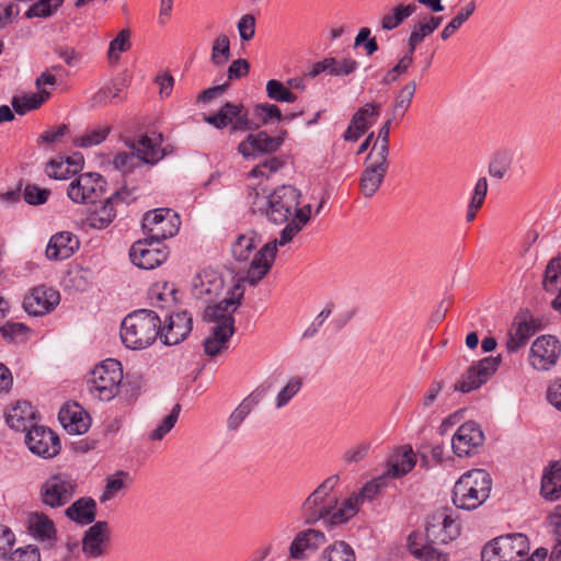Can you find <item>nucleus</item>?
<instances>
[{
  "mask_svg": "<svg viewBox=\"0 0 561 561\" xmlns=\"http://www.w3.org/2000/svg\"><path fill=\"white\" fill-rule=\"evenodd\" d=\"M501 356H489L472 365L456 383L455 389L463 393L478 389L496 371Z\"/></svg>",
  "mask_w": 561,
  "mask_h": 561,
  "instance_id": "a211bd4d",
  "label": "nucleus"
},
{
  "mask_svg": "<svg viewBox=\"0 0 561 561\" xmlns=\"http://www.w3.org/2000/svg\"><path fill=\"white\" fill-rule=\"evenodd\" d=\"M362 502L355 493L351 494L347 499H345L340 506H335L332 510L331 517L329 524L331 525H340L347 522L350 518L356 515Z\"/></svg>",
  "mask_w": 561,
  "mask_h": 561,
  "instance_id": "37998d69",
  "label": "nucleus"
},
{
  "mask_svg": "<svg viewBox=\"0 0 561 561\" xmlns=\"http://www.w3.org/2000/svg\"><path fill=\"white\" fill-rule=\"evenodd\" d=\"M28 534L39 542L51 546L57 538V530L53 519L43 512H31L26 518Z\"/></svg>",
  "mask_w": 561,
  "mask_h": 561,
  "instance_id": "bb28decb",
  "label": "nucleus"
},
{
  "mask_svg": "<svg viewBox=\"0 0 561 561\" xmlns=\"http://www.w3.org/2000/svg\"><path fill=\"white\" fill-rule=\"evenodd\" d=\"M513 153L507 150L496 152L489 163L490 176L502 180L513 163Z\"/></svg>",
  "mask_w": 561,
  "mask_h": 561,
  "instance_id": "09e8293b",
  "label": "nucleus"
},
{
  "mask_svg": "<svg viewBox=\"0 0 561 561\" xmlns=\"http://www.w3.org/2000/svg\"><path fill=\"white\" fill-rule=\"evenodd\" d=\"M66 516L80 525L91 524L96 514V503L91 497H81L73 502L66 511Z\"/></svg>",
  "mask_w": 561,
  "mask_h": 561,
  "instance_id": "e433bc0d",
  "label": "nucleus"
},
{
  "mask_svg": "<svg viewBox=\"0 0 561 561\" xmlns=\"http://www.w3.org/2000/svg\"><path fill=\"white\" fill-rule=\"evenodd\" d=\"M224 291L222 278L213 271H203L193 282V295L211 304Z\"/></svg>",
  "mask_w": 561,
  "mask_h": 561,
  "instance_id": "cd10ccee",
  "label": "nucleus"
},
{
  "mask_svg": "<svg viewBox=\"0 0 561 561\" xmlns=\"http://www.w3.org/2000/svg\"><path fill=\"white\" fill-rule=\"evenodd\" d=\"M325 541V536L317 529L299 531L289 546V556L295 560H305Z\"/></svg>",
  "mask_w": 561,
  "mask_h": 561,
  "instance_id": "5701e85b",
  "label": "nucleus"
},
{
  "mask_svg": "<svg viewBox=\"0 0 561 561\" xmlns=\"http://www.w3.org/2000/svg\"><path fill=\"white\" fill-rule=\"evenodd\" d=\"M266 95L275 102L294 103L297 101V95L289 90L287 84L276 79L266 82Z\"/></svg>",
  "mask_w": 561,
  "mask_h": 561,
  "instance_id": "3c124183",
  "label": "nucleus"
},
{
  "mask_svg": "<svg viewBox=\"0 0 561 561\" xmlns=\"http://www.w3.org/2000/svg\"><path fill=\"white\" fill-rule=\"evenodd\" d=\"M339 476L333 474L322 481L311 492L301 505V514L308 524H314L321 519L330 522L332 510L337 504V497L332 494L339 483Z\"/></svg>",
  "mask_w": 561,
  "mask_h": 561,
  "instance_id": "0eeeda50",
  "label": "nucleus"
},
{
  "mask_svg": "<svg viewBox=\"0 0 561 561\" xmlns=\"http://www.w3.org/2000/svg\"><path fill=\"white\" fill-rule=\"evenodd\" d=\"M160 317L156 311L139 309L129 313L122 322L121 337L126 347L144 350L159 336Z\"/></svg>",
  "mask_w": 561,
  "mask_h": 561,
  "instance_id": "39448f33",
  "label": "nucleus"
},
{
  "mask_svg": "<svg viewBox=\"0 0 561 561\" xmlns=\"http://www.w3.org/2000/svg\"><path fill=\"white\" fill-rule=\"evenodd\" d=\"M389 168L388 158L368 154L366 168L360 175V191L371 197L380 187Z\"/></svg>",
  "mask_w": 561,
  "mask_h": 561,
  "instance_id": "aec40b11",
  "label": "nucleus"
},
{
  "mask_svg": "<svg viewBox=\"0 0 561 561\" xmlns=\"http://www.w3.org/2000/svg\"><path fill=\"white\" fill-rule=\"evenodd\" d=\"M491 490V476L484 469H471L455 482L451 500L457 508L473 511L490 497Z\"/></svg>",
  "mask_w": 561,
  "mask_h": 561,
  "instance_id": "20e7f679",
  "label": "nucleus"
},
{
  "mask_svg": "<svg viewBox=\"0 0 561 561\" xmlns=\"http://www.w3.org/2000/svg\"><path fill=\"white\" fill-rule=\"evenodd\" d=\"M310 215V205H305L302 207L297 206V210L294 211L291 220L280 231L279 238L265 243L260 249L255 254L247 275V279L251 284H257L267 275L275 261L277 248L289 243L309 221Z\"/></svg>",
  "mask_w": 561,
  "mask_h": 561,
  "instance_id": "7ed1b4c3",
  "label": "nucleus"
},
{
  "mask_svg": "<svg viewBox=\"0 0 561 561\" xmlns=\"http://www.w3.org/2000/svg\"><path fill=\"white\" fill-rule=\"evenodd\" d=\"M176 293L178 289L173 283L158 280L150 286L148 290V298L151 306L167 309L176 302Z\"/></svg>",
  "mask_w": 561,
  "mask_h": 561,
  "instance_id": "c9c22d12",
  "label": "nucleus"
},
{
  "mask_svg": "<svg viewBox=\"0 0 561 561\" xmlns=\"http://www.w3.org/2000/svg\"><path fill=\"white\" fill-rule=\"evenodd\" d=\"M416 82L411 80L400 89L393 103V110L396 112H401L403 115L408 111L416 92Z\"/></svg>",
  "mask_w": 561,
  "mask_h": 561,
  "instance_id": "4d7b16f0",
  "label": "nucleus"
},
{
  "mask_svg": "<svg viewBox=\"0 0 561 561\" xmlns=\"http://www.w3.org/2000/svg\"><path fill=\"white\" fill-rule=\"evenodd\" d=\"M253 112L262 125H267L273 121L280 122L283 119L279 107L272 103L256 104Z\"/></svg>",
  "mask_w": 561,
  "mask_h": 561,
  "instance_id": "680f3d73",
  "label": "nucleus"
},
{
  "mask_svg": "<svg viewBox=\"0 0 561 561\" xmlns=\"http://www.w3.org/2000/svg\"><path fill=\"white\" fill-rule=\"evenodd\" d=\"M304 379L300 376L290 377L279 389L274 399V405L277 410L287 407L290 401L301 391Z\"/></svg>",
  "mask_w": 561,
  "mask_h": 561,
  "instance_id": "c03bdc74",
  "label": "nucleus"
},
{
  "mask_svg": "<svg viewBox=\"0 0 561 561\" xmlns=\"http://www.w3.org/2000/svg\"><path fill=\"white\" fill-rule=\"evenodd\" d=\"M529 541L524 534H508L489 541L481 551L482 561H518L529 553Z\"/></svg>",
  "mask_w": 561,
  "mask_h": 561,
  "instance_id": "6e6552de",
  "label": "nucleus"
},
{
  "mask_svg": "<svg viewBox=\"0 0 561 561\" xmlns=\"http://www.w3.org/2000/svg\"><path fill=\"white\" fill-rule=\"evenodd\" d=\"M442 21V16H428L414 25L410 34L422 43L440 25Z\"/></svg>",
  "mask_w": 561,
  "mask_h": 561,
  "instance_id": "e2e57ef3",
  "label": "nucleus"
},
{
  "mask_svg": "<svg viewBox=\"0 0 561 561\" xmlns=\"http://www.w3.org/2000/svg\"><path fill=\"white\" fill-rule=\"evenodd\" d=\"M264 394L265 389L263 387H257L248 394L229 415L227 428L231 432L237 431L252 410L261 402Z\"/></svg>",
  "mask_w": 561,
  "mask_h": 561,
  "instance_id": "473e14b6",
  "label": "nucleus"
},
{
  "mask_svg": "<svg viewBox=\"0 0 561 561\" xmlns=\"http://www.w3.org/2000/svg\"><path fill=\"white\" fill-rule=\"evenodd\" d=\"M62 2L64 0H38L25 12V16L27 19L48 18L62 4Z\"/></svg>",
  "mask_w": 561,
  "mask_h": 561,
  "instance_id": "052dcab7",
  "label": "nucleus"
},
{
  "mask_svg": "<svg viewBox=\"0 0 561 561\" xmlns=\"http://www.w3.org/2000/svg\"><path fill=\"white\" fill-rule=\"evenodd\" d=\"M301 194L293 185H280L268 192L262 184L250 185L248 201L254 214L265 216L268 221L282 225L289 222L300 204Z\"/></svg>",
  "mask_w": 561,
  "mask_h": 561,
  "instance_id": "f257e3e1",
  "label": "nucleus"
},
{
  "mask_svg": "<svg viewBox=\"0 0 561 561\" xmlns=\"http://www.w3.org/2000/svg\"><path fill=\"white\" fill-rule=\"evenodd\" d=\"M130 32L125 28L122 30L118 35L111 41L107 57L111 62L117 61L119 58V54L127 51L130 48Z\"/></svg>",
  "mask_w": 561,
  "mask_h": 561,
  "instance_id": "bf43d9fd",
  "label": "nucleus"
},
{
  "mask_svg": "<svg viewBox=\"0 0 561 561\" xmlns=\"http://www.w3.org/2000/svg\"><path fill=\"white\" fill-rule=\"evenodd\" d=\"M416 463V455L411 446L405 445L396 449L387 461V470L383 473L388 479L400 478L408 474Z\"/></svg>",
  "mask_w": 561,
  "mask_h": 561,
  "instance_id": "c756f323",
  "label": "nucleus"
},
{
  "mask_svg": "<svg viewBox=\"0 0 561 561\" xmlns=\"http://www.w3.org/2000/svg\"><path fill=\"white\" fill-rule=\"evenodd\" d=\"M416 11L414 3H399L386 12L380 19V26L383 31H392L400 26L404 20Z\"/></svg>",
  "mask_w": 561,
  "mask_h": 561,
  "instance_id": "ea45409f",
  "label": "nucleus"
},
{
  "mask_svg": "<svg viewBox=\"0 0 561 561\" xmlns=\"http://www.w3.org/2000/svg\"><path fill=\"white\" fill-rule=\"evenodd\" d=\"M561 280V256L549 262L545 272L543 287L547 291L556 289L558 282Z\"/></svg>",
  "mask_w": 561,
  "mask_h": 561,
  "instance_id": "774afa93",
  "label": "nucleus"
},
{
  "mask_svg": "<svg viewBox=\"0 0 561 561\" xmlns=\"http://www.w3.org/2000/svg\"><path fill=\"white\" fill-rule=\"evenodd\" d=\"M535 334V327L528 321L519 322L516 328L510 332L506 341V348L514 353L522 348L531 335Z\"/></svg>",
  "mask_w": 561,
  "mask_h": 561,
  "instance_id": "a18cd8bd",
  "label": "nucleus"
},
{
  "mask_svg": "<svg viewBox=\"0 0 561 561\" xmlns=\"http://www.w3.org/2000/svg\"><path fill=\"white\" fill-rule=\"evenodd\" d=\"M79 247L78 238L69 231L55 233L46 248V256L49 260H66L70 257Z\"/></svg>",
  "mask_w": 561,
  "mask_h": 561,
  "instance_id": "7c9ffc66",
  "label": "nucleus"
},
{
  "mask_svg": "<svg viewBox=\"0 0 561 561\" xmlns=\"http://www.w3.org/2000/svg\"><path fill=\"white\" fill-rule=\"evenodd\" d=\"M50 96V93H30V94H23L20 96H13L12 99V106L14 111L20 114L24 115L28 111L38 108L44 102H46Z\"/></svg>",
  "mask_w": 561,
  "mask_h": 561,
  "instance_id": "de8ad7c7",
  "label": "nucleus"
},
{
  "mask_svg": "<svg viewBox=\"0 0 561 561\" xmlns=\"http://www.w3.org/2000/svg\"><path fill=\"white\" fill-rule=\"evenodd\" d=\"M192 316L187 311L172 313L167 323L159 329V337L165 345H176L192 331Z\"/></svg>",
  "mask_w": 561,
  "mask_h": 561,
  "instance_id": "412c9836",
  "label": "nucleus"
},
{
  "mask_svg": "<svg viewBox=\"0 0 561 561\" xmlns=\"http://www.w3.org/2000/svg\"><path fill=\"white\" fill-rule=\"evenodd\" d=\"M230 41L225 34L218 35L211 47V61L216 66L225 65L230 58Z\"/></svg>",
  "mask_w": 561,
  "mask_h": 561,
  "instance_id": "603ef678",
  "label": "nucleus"
},
{
  "mask_svg": "<svg viewBox=\"0 0 561 561\" xmlns=\"http://www.w3.org/2000/svg\"><path fill=\"white\" fill-rule=\"evenodd\" d=\"M283 167V161L278 158H271L262 162L261 164L254 167L249 172V178L253 179H270L274 173H276Z\"/></svg>",
  "mask_w": 561,
  "mask_h": 561,
  "instance_id": "69168bd1",
  "label": "nucleus"
},
{
  "mask_svg": "<svg viewBox=\"0 0 561 561\" xmlns=\"http://www.w3.org/2000/svg\"><path fill=\"white\" fill-rule=\"evenodd\" d=\"M62 427L71 435H81L90 427V416L77 403L65 404L58 413Z\"/></svg>",
  "mask_w": 561,
  "mask_h": 561,
  "instance_id": "b1692460",
  "label": "nucleus"
},
{
  "mask_svg": "<svg viewBox=\"0 0 561 561\" xmlns=\"http://www.w3.org/2000/svg\"><path fill=\"white\" fill-rule=\"evenodd\" d=\"M233 334L234 332L230 331V329L209 328V333L203 342L205 354L209 357H215L228 350Z\"/></svg>",
  "mask_w": 561,
  "mask_h": 561,
  "instance_id": "4c0bfd02",
  "label": "nucleus"
},
{
  "mask_svg": "<svg viewBox=\"0 0 561 561\" xmlns=\"http://www.w3.org/2000/svg\"><path fill=\"white\" fill-rule=\"evenodd\" d=\"M327 72L331 76H348L358 68V62L353 58L336 59L324 58Z\"/></svg>",
  "mask_w": 561,
  "mask_h": 561,
  "instance_id": "864d4df0",
  "label": "nucleus"
},
{
  "mask_svg": "<svg viewBox=\"0 0 561 561\" xmlns=\"http://www.w3.org/2000/svg\"><path fill=\"white\" fill-rule=\"evenodd\" d=\"M380 114V105L367 103L359 107L353 115L343 138L345 141H357L377 121Z\"/></svg>",
  "mask_w": 561,
  "mask_h": 561,
  "instance_id": "4be33fe9",
  "label": "nucleus"
},
{
  "mask_svg": "<svg viewBox=\"0 0 561 561\" xmlns=\"http://www.w3.org/2000/svg\"><path fill=\"white\" fill-rule=\"evenodd\" d=\"M161 134L151 133L141 136L130 148L136 152L140 162L154 164L164 157V150L161 147Z\"/></svg>",
  "mask_w": 561,
  "mask_h": 561,
  "instance_id": "c85d7f7f",
  "label": "nucleus"
},
{
  "mask_svg": "<svg viewBox=\"0 0 561 561\" xmlns=\"http://www.w3.org/2000/svg\"><path fill=\"white\" fill-rule=\"evenodd\" d=\"M541 496L550 502L561 499V463L553 462L545 468L540 484Z\"/></svg>",
  "mask_w": 561,
  "mask_h": 561,
  "instance_id": "f704fd0d",
  "label": "nucleus"
},
{
  "mask_svg": "<svg viewBox=\"0 0 561 561\" xmlns=\"http://www.w3.org/2000/svg\"><path fill=\"white\" fill-rule=\"evenodd\" d=\"M180 411V404H175L172 411L149 433V439L161 440L174 427L179 419Z\"/></svg>",
  "mask_w": 561,
  "mask_h": 561,
  "instance_id": "5fc2aeb1",
  "label": "nucleus"
},
{
  "mask_svg": "<svg viewBox=\"0 0 561 561\" xmlns=\"http://www.w3.org/2000/svg\"><path fill=\"white\" fill-rule=\"evenodd\" d=\"M318 561H356V554L350 543L337 540L321 551Z\"/></svg>",
  "mask_w": 561,
  "mask_h": 561,
  "instance_id": "a19ab883",
  "label": "nucleus"
},
{
  "mask_svg": "<svg viewBox=\"0 0 561 561\" xmlns=\"http://www.w3.org/2000/svg\"><path fill=\"white\" fill-rule=\"evenodd\" d=\"M24 442L32 454L42 458H53L60 451L59 437L43 425L31 426L25 434Z\"/></svg>",
  "mask_w": 561,
  "mask_h": 561,
  "instance_id": "f3484780",
  "label": "nucleus"
},
{
  "mask_svg": "<svg viewBox=\"0 0 561 561\" xmlns=\"http://www.w3.org/2000/svg\"><path fill=\"white\" fill-rule=\"evenodd\" d=\"M388 478L383 473L371 481L367 482L358 493H355L358 496L362 504L364 501L373 500L382 489H385L388 484Z\"/></svg>",
  "mask_w": 561,
  "mask_h": 561,
  "instance_id": "0e129e2a",
  "label": "nucleus"
},
{
  "mask_svg": "<svg viewBox=\"0 0 561 561\" xmlns=\"http://www.w3.org/2000/svg\"><path fill=\"white\" fill-rule=\"evenodd\" d=\"M111 131L108 125H99L85 129L80 136L73 139V144L79 148H90L102 144Z\"/></svg>",
  "mask_w": 561,
  "mask_h": 561,
  "instance_id": "49530a36",
  "label": "nucleus"
},
{
  "mask_svg": "<svg viewBox=\"0 0 561 561\" xmlns=\"http://www.w3.org/2000/svg\"><path fill=\"white\" fill-rule=\"evenodd\" d=\"M36 411L34 407L27 401H18L5 413V421L8 425L21 432H27L28 428L35 424Z\"/></svg>",
  "mask_w": 561,
  "mask_h": 561,
  "instance_id": "2f4dec72",
  "label": "nucleus"
},
{
  "mask_svg": "<svg viewBox=\"0 0 561 561\" xmlns=\"http://www.w3.org/2000/svg\"><path fill=\"white\" fill-rule=\"evenodd\" d=\"M180 218L174 211H170L162 222L157 227H151V231L146 234V238L162 242L163 240L173 237L180 229Z\"/></svg>",
  "mask_w": 561,
  "mask_h": 561,
  "instance_id": "79ce46f5",
  "label": "nucleus"
},
{
  "mask_svg": "<svg viewBox=\"0 0 561 561\" xmlns=\"http://www.w3.org/2000/svg\"><path fill=\"white\" fill-rule=\"evenodd\" d=\"M459 534L456 520L445 512L434 516V522L428 523L426 533L413 531L408 537L410 553L420 561H447V553L437 545L447 543Z\"/></svg>",
  "mask_w": 561,
  "mask_h": 561,
  "instance_id": "f03ea898",
  "label": "nucleus"
},
{
  "mask_svg": "<svg viewBox=\"0 0 561 561\" xmlns=\"http://www.w3.org/2000/svg\"><path fill=\"white\" fill-rule=\"evenodd\" d=\"M60 301L59 293L46 286L33 288L23 299L24 310L34 317H39L53 311Z\"/></svg>",
  "mask_w": 561,
  "mask_h": 561,
  "instance_id": "6ab92c4d",
  "label": "nucleus"
},
{
  "mask_svg": "<svg viewBox=\"0 0 561 561\" xmlns=\"http://www.w3.org/2000/svg\"><path fill=\"white\" fill-rule=\"evenodd\" d=\"M82 158L53 159L46 165V173L55 180L70 179L81 169Z\"/></svg>",
  "mask_w": 561,
  "mask_h": 561,
  "instance_id": "58836bf2",
  "label": "nucleus"
},
{
  "mask_svg": "<svg viewBox=\"0 0 561 561\" xmlns=\"http://www.w3.org/2000/svg\"><path fill=\"white\" fill-rule=\"evenodd\" d=\"M391 121L388 119L378 130L376 140L368 154H374L382 158L389 156V134Z\"/></svg>",
  "mask_w": 561,
  "mask_h": 561,
  "instance_id": "13d9d810",
  "label": "nucleus"
},
{
  "mask_svg": "<svg viewBox=\"0 0 561 561\" xmlns=\"http://www.w3.org/2000/svg\"><path fill=\"white\" fill-rule=\"evenodd\" d=\"M110 540V528L106 522H96L82 538V551L89 558L101 557Z\"/></svg>",
  "mask_w": 561,
  "mask_h": 561,
  "instance_id": "393cba45",
  "label": "nucleus"
},
{
  "mask_svg": "<svg viewBox=\"0 0 561 561\" xmlns=\"http://www.w3.org/2000/svg\"><path fill=\"white\" fill-rule=\"evenodd\" d=\"M126 478L127 473L124 471H117L114 474L108 476L104 491L100 496V502L105 503L116 496V494L125 488Z\"/></svg>",
  "mask_w": 561,
  "mask_h": 561,
  "instance_id": "6e6d98bb",
  "label": "nucleus"
},
{
  "mask_svg": "<svg viewBox=\"0 0 561 561\" xmlns=\"http://www.w3.org/2000/svg\"><path fill=\"white\" fill-rule=\"evenodd\" d=\"M262 239L259 233L255 231H248L243 234H240L236 241L231 244V253L236 261L239 262H247L251 259L249 265H251L255 254L260 251L256 250L257 247L261 244ZM250 268V266H248ZM249 270H247L245 275L240 279L242 283H248L251 286H254L255 284H251L247 279Z\"/></svg>",
  "mask_w": 561,
  "mask_h": 561,
  "instance_id": "a878e982",
  "label": "nucleus"
},
{
  "mask_svg": "<svg viewBox=\"0 0 561 561\" xmlns=\"http://www.w3.org/2000/svg\"><path fill=\"white\" fill-rule=\"evenodd\" d=\"M76 481L67 473H56L47 478L39 489L43 504L51 508L66 505L73 497Z\"/></svg>",
  "mask_w": 561,
  "mask_h": 561,
  "instance_id": "9b49d317",
  "label": "nucleus"
},
{
  "mask_svg": "<svg viewBox=\"0 0 561 561\" xmlns=\"http://www.w3.org/2000/svg\"><path fill=\"white\" fill-rule=\"evenodd\" d=\"M561 355V343L553 335L538 336L529 350V365L537 370H549Z\"/></svg>",
  "mask_w": 561,
  "mask_h": 561,
  "instance_id": "dca6fc26",
  "label": "nucleus"
},
{
  "mask_svg": "<svg viewBox=\"0 0 561 561\" xmlns=\"http://www.w3.org/2000/svg\"><path fill=\"white\" fill-rule=\"evenodd\" d=\"M244 289L240 283L230 288L226 296L216 304H208L204 311V320L209 328L234 329L233 313L238 310L243 298Z\"/></svg>",
  "mask_w": 561,
  "mask_h": 561,
  "instance_id": "1a4fd4ad",
  "label": "nucleus"
},
{
  "mask_svg": "<svg viewBox=\"0 0 561 561\" xmlns=\"http://www.w3.org/2000/svg\"><path fill=\"white\" fill-rule=\"evenodd\" d=\"M205 122L217 129L230 126L231 131H247L254 128L244 106L231 102H226L216 114L206 116Z\"/></svg>",
  "mask_w": 561,
  "mask_h": 561,
  "instance_id": "2eb2a0df",
  "label": "nucleus"
},
{
  "mask_svg": "<svg viewBox=\"0 0 561 561\" xmlns=\"http://www.w3.org/2000/svg\"><path fill=\"white\" fill-rule=\"evenodd\" d=\"M476 10V2L473 0H470L468 3H466L465 7H462L459 12L451 19V21L443 28L440 33V37L443 41L448 39L451 37L460 27L461 25L472 15V13Z\"/></svg>",
  "mask_w": 561,
  "mask_h": 561,
  "instance_id": "8fccbe9b",
  "label": "nucleus"
},
{
  "mask_svg": "<svg viewBox=\"0 0 561 561\" xmlns=\"http://www.w3.org/2000/svg\"><path fill=\"white\" fill-rule=\"evenodd\" d=\"M106 181L96 172H85L71 179L67 196L76 204L94 203L105 192Z\"/></svg>",
  "mask_w": 561,
  "mask_h": 561,
  "instance_id": "9d476101",
  "label": "nucleus"
},
{
  "mask_svg": "<svg viewBox=\"0 0 561 561\" xmlns=\"http://www.w3.org/2000/svg\"><path fill=\"white\" fill-rule=\"evenodd\" d=\"M169 249L163 242L145 238L129 249L131 263L142 270H153L167 261Z\"/></svg>",
  "mask_w": 561,
  "mask_h": 561,
  "instance_id": "f8f14e48",
  "label": "nucleus"
},
{
  "mask_svg": "<svg viewBox=\"0 0 561 561\" xmlns=\"http://www.w3.org/2000/svg\"><path fill=\"white\" fill-rule=\"evenodd\" d=\"M112 163L115 170L126 174L130 173L135 168H137L140 163V160L137 158L136 152L131 149V152H118L114 157Z\"/></svg>",
  "mask_w": 561,
  "mask_h": 561,
  "instance_id": "338daca9",
  "label": "nucleus"
},
{
  "mask_svg": "<svg viewBox=\"0 0 561 561\" xmlns=\"http://www.w3.org/2000/svg\"><path fill=\"white\" fill-rule=\"evenodd\" d=\"M485 442V435L480 424L473 421L461 424L451 437V448L459 457L477 455Z\"/></svg>",
  "mask_w": 561,
  "mask_h": 561,
  "instance_id": "ddd939ff",
  "label": "nucleus"
},
{
  "mask_svg": "<svg viewBox=\"0 0 561 561\" xmlns=\"http://www.w3.org/2000/svg\"><path fill=\"white\" fill-rule=\"evenodd\" d=\"M118 196H110L100 205L95 206L85 218L87 226L96 230L107 228L117 215L115 209V199Z\"/></svg>",
  "mask_w": 561,
  "mask_h": 561,
  "instance_id": "72a5a7b5",
  "label": "nucleus"
},
{
  "mask_svg": "<svg viewBox=\"0 0 561 561\" xmlns=\"http://www.w3.org/2000/svg\"><path fill=\"white\" fill-rule=\"evenodd\" d=\"M286 130L276 137L270 136L265 130L249 134L237 147V151L244 160H253L263 154L276 152L286 136Z\"/></svg>",
  "mask_w": 561,
  "mask_h": 561,
  "instance_id": "4468645a",
  "label": "nucleus"
},
{
  "mask_svg": "<svg viewBox=\"0 0 561 561\" xmlns=\"http://www.w3.org/2000/svg\"><path fill=\"white\" fill-rule=\"evenodd\" d=\"M123 380V368L118 360L108 358L96 365L87 380L90 396L100 401L114 399Z\"/></svg>",
  "mask_w": 561,
  "mask_h": 561,
  "instance_id": "423d86ee",
  "label": "nucleus"
}]
</instances>
